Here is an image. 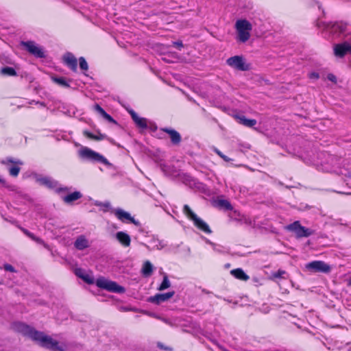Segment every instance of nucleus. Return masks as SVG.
<instances>
[{
  "instance_id": "obj_56",
  "label": "nucleus",
  "mask_w": 351,
  "mask_h": 351,
  "mask_svg": "<svg viewBox=\"0 0 351 351\" xmlns=\"http://www.w3.org/2000/svg\"><path fill=\"white\" fill-rule=\"evenodd\" d=\"M349 285L351 286V280L349 282Z\"/></svg>"
},
{
  "instance_id": "obj_3",
  "label": "nucleus",
  "mask_w": 351,
  "mask_h": 351,
  "mask_svg": "<svg viewBox=\"0 0 351 351\" xmlns=\"http://www.w3.org/2000/svg\"><path fill=\"white\" fill-rule=\"evenodd\" d=\"M77 153L79 157L82 160L92 162H99L108 167L112 166V164L104 156L87 147H82L78 150Z\"/></svg>"
},
{
  "instance_id": "obj_22",
  "label": "nucleus",
  "mask_w": 351,
  "mask_h": 351,
  "mask_svg": "<svg viewBox=\"0 0 351 351\" xmlns=\"http://www.w3.org/2000/svg\"><path fill=\"white\" fill-rule=\"evenodd\" d=\"M82 197V194L80 191H75L66 196L62 199L66 204H72L74 201L80 199Z\"/></svg>"
},
{
  "instance_id": "obj_23",
  "label": "nucleus",
  "mask_w": 351,
  "mask_h": 351,
  "mask_svg": "<svg viewBox=\"0 0 351 351\" xmlns=\"http://www.w3.org/2000/svg\"><path fill=\"white\" fill-rule=\"evenodd\" d=\"M230 274L235 277L236 278L247 281L249 280L250 277L247 276L244 271L241 268L234 269L230 271Z\"/></svg>"
},
{
  "instance_id": "obj_43",
  "label": "nucleus",
  "mask_w": 351,
  "mask_h": 351,
  "mask_svg": "<svg viewBox=\"0 0 351 351\" xmlns=\"http://www.w3.org/2000/svg\"><path fill=\"white\" fill-rule=\"evenodd\" d=\"M4 269L8 271L14 272L15 271L14 267L10 264H5L3 265Z\"/></svg>"
},
{
  "instance_id": "obj_45",
  "label": "nucleus",
  "mask_w": 351,
  "mask_h": 351,
  "mask_svg": "<svg viewBox=\"0 0 351 351\" xmlns=\"http://www.w3.org/2000/svg\"><path fill=\"white\" fill-rule=\"evenodd\" d=\"M319 77V74L317 72H311L309 73V78L317 80Z\"/></svg>"
},
{
  "instance_id": "obj_52",
  "label": "nucleus",
  "mask_w": 351,
  "mask_h": 351,
  "mask_svg": "<svg viewBox=\"0 0 351 351\" xmlns=\"http://www.w3.org/2000/svg\"><path fill=\"white\" fill-rule=\"evenodd\" d=\"M0 183H1L3 184H5V180L3 178H1V177H0Z\"/></svg>"
},
{
  "instance_id": "obj_37",
  "label": "nucleus",
  "mask_w": 351,
  "mask_h": 351,
  "mask_svg": "<svg viewBox=\"0 0 351 351\" xmlns=\"http://www.w3.org/2000/svg\"><path fill=\"white\" fill-rule=\"evenodd\" d=\"M23 232L27 235L29 237H30L31 239H32L33 240H35L38 243H43V241L39 239V238H36L32 233H31L29 231L25 230V229H23Z\"/></svg>"
},
{
  "instance_id": "obj_10",
  "label": "nucleus",
  "mask_w": 351,
  "mask_h": 351,
  "mask_svg": "<svg viewBox=\"0 0 351 351\" xmlns=\"http://www.w3.org/2000/svg\"><path fill=\"white\" fill-rule=\"evenodd\" d=\"M21 45L26 51L36 58H43L45 57L43 49L36 45L34 41H22Z\"/></svg>"
},
{
  "instance_id": "obj_20",
  "label": "nucleus",
  "mask_w": 351,
  "mask_h": 351,
  "mask_svg": "<svg viewBox=\"0 0 351 351\" xmlns=\"http://www.w3.org/2000/svg\"><path fill=\"white\" fill-rule=\"evenodd\" d=\"M149 243L151 245H148L145 243H142L143 245H144L147 250H161L165 247V245L162 243V242L158 239H156L153 237L150 241Z\"/></svg>"
},
{
  "instance_id": "obj_15",
  "label": "nucleus",
  "mask_w": 351,
  "mask_h": 351,
  "mask_svg": "<svg viewBox=\"0 0 351 351\" xmlns=\"http://www.w3.org/2000/svg\"><path fill=\"white\" fill-rule=\"evenodd\" d=\"M323 155L326 157L324 162L331 166V171H335V168L340 167L341 165V158L329 154H323Z\"/></svg>"
},
{
  "instance_id": "obj_55",
  "label": "nucleus",
  "mask_w": 351,
  "mask_h": 351,
  "mask_svg": "<svg viewBox=\"0 0 351 351\" xmlns=\"http://www.w3.org/2000/svg\"><path fill=\"white\" fill-rule=\"evenodd\" d=\"M213 342H214V343H215V344H216V345H217V346H218L219 348H220V346H219V344H218V343H217V342H216V341H213Z\"/></svg>"
},
{
  "instance_id": "obj_38",
  "label": "nucleus",
  "mask_w": 351,
  "mask_h": 351,
  "mask_svg": "<svg viewBox=\"0 0 351 351\" xmlns=\"http://www.w3.org/2000/svg\"><path fill=\"white\" fill-rule=\"evenodd\" d=\"M286 274L285 271L283 270H278L276 273L273 274L274 278H285V275Z\"/></svg>"
},
{
  "instance_id": "obj_4",
  "label": "nucleus",
  "mask_w": 351,
  "mask_h": 351,
  "mask_svg": "<svg viewBox=\"0 0 351 351\" xmlns=\"http://www.w3.org/2000/svg\"><path fill=\"white\" fill-rule=\"evenodd\" d=\"M235 29L237 36V40L241 43H245L250 37V31L252 29V24L246 19H239L236 21Z\"/></svg>"
},
{
  "instance_id": "obj_19",
  "label": "nucleus",
  "mask_w": 351,
  "mask_h": 351,
  "mask_svg": "<svg viewBox=\"0 0 351 351\" xmlns=\"http://www.w3.org/2000/svg\"><path fill=\"white\" fill-rule=\"evenodd\" d=\"M234 118L239 123L248 128H253L257 123L256 119H250L241 114H237Z\"/></svg>"
},
{
  "instance_id": "obj_9",
  "label": "nucleus",
  "mask_w": 351,
  "mask_h": 351,
  "mask_svg": "<svg viewBox=\"0 0 351 351\" xmlns=\"http://www.w3.org/2000/svg\"><path fill=\"white\" fill-rule=\"evenodd\" d=\"M226 63L230 66L241 71L250 70V66L245 62L243 56H234L227 59Z\"/></svg>"
},
{
  "instance_id": "obj_27",
  "label": "nucleus",
  "mask_w": 351,
  "mask_h": 351,
  "mask_svg": "<svg viewBox=\"0 0 351 351\" xmlns=\"http://www.w3.org/2000/svg\"><path fill=\"white\" fill-rule=\"evenodd\" d=\"M153 271V265L149 261H146L143 266L142 273L144 276H148L152 274Z\"/></svg>"
},
{
  "instance_id": "obj_13",
  "label": "nucleus",
  "mask_w": 351,
  "mask_h": 351,
  "mask_svg": "<svg viewBox=\"0 0 351 351\" xmlns=\"http://www.w3.org/2000/svg\"><path fill=\"white\" fill-rule=\"evenodd\" d=\"M160 130L169 134L172 145L176 146L180 145L182 136L178 131L170 128H162Z\"/></svg>"
},
{
  "instance_id": "obj_7",
  "label": "nucleus",
  "mask_w": 351,
  "mask_h": 351,
  "mask_svg": "<svg viewBox=\"0 0 351 351\" xmlns=\"http://www.w3.org/2000/svg\"><path fill=\"white\" fill-rule=\"evenodd\" d=\"M96 285L101 289L116 293H123L125 289L116 282L110 280L104 277H99L95 281Z\"/></svg>"
},
{
  "instance_id": "obj_50",
  "label": "nucleus",
  "mask_w": 351,
  "mask_h": 351,
  "mask_svg": "<svg viewBox=\"0 0 351 351\" xmlns=\"http://www.w3.org/2000/svg\"><path fill=\"white\" fill-rule=\"evenodd\" d=\"M342 351H351V346H346L343 350Z\"/></svg>"
},
{
  "instance_id": "obj_54",
  "label": "nucleus",
  "mask_w": 351,
  "mask_h": 351,
  "mask_svg": "<svg viewBox=\"0 0 351 351\" xmlns=\"http://www.w3.org/2000/svg\"><path fill=\"white\" fill-rule=\"evenodd\" d=\"M162 320H163L165 323L170 324V322H169L167 319H162Z\"/></svg>"
},
{
  "instance_id": "obj_25",
  "label": "nucleus",
  "mask_w": 351,
  "mask_h": 351,
  "mask_svg": "<svg viewBox=\"0 0 351 351\" xmlns=\"http://www.w3.org/2000/svg\"><path fill=\"white\" fill-rule=\"evenodd\" d=\"M136 126L139 128L145 130L148 128L147 120L145 118L140 117L138 115L133 120Z\"/></svg>"
},
{
  "instance_id": "obj_46",
  "label": "nucleus",
  "mask_w": 351,
  "mask_h": 351,
  "mask_svg": "<svg viewBox=\"0 0 351 351\" xmlns=\"http://www.w3.org/2000/svg\"><path fill=\"white\" fill-rule=\"evenodd\" d=\"M158 347L161 348V349H163L165 350H172V349L171 348H169V347H167V346H165L162 343L160 342H158Z\"/></svg>"
},
{
  "instance_id": "obj_28",
  "label": "nucleus",
  "mask_w": 351,
  "mask_h": 351,
  "mask_svg": "<svg viewBox=\"0 0 351 351\" xmlns=\"http://www.w3.org/2000/svg\"><path fill=\"white\" fill-rule=\"evenodd\" d=\"M171 287V282L168 278V276L167 274H164L162 282L160 285L158 287L159 291H163L165 289H167Z\"/></svg>"
},
{
  "instance_id": "obj_53",
  "label": "nucleus",
  "mask_w": 351,
  "mask_h": 351,
  "mask_svg": "<svg viewBox=\"0 0 351 351\" xmlns=\"http://www.w3.org/2000/svg\"><path fill=\"white\" fill-rule=\"evenodd\" d=\"M95 204L96 206H102V203L101 202H96Z\"/></svg>"
},
{
  "instance_id": "obj_36",
  "label": "nucleus",
  "mask_w": 351,
  "mask_h": 351,
  "mask_svg": "<svg viewBox=\"0 0 351 351\" xmlns=\"http://www.w3.org/2000/svg\"><path fill=\"white\" fill-rule=\"evenodd\" d=\"M94 110L98 112L102 117L106 113V112L97 104H95L93 106Z\"/></svg>"
},
{
  "instance_id": "obj_49",
  "label": "nucleus",
  "mask_w": 351,
  "mask_h": 351,
  "mask_svg": "<svg viewBox=\"0 0 351 351\" xmlns=\"http://www.w3.org/2000/svg\"><path fill=\"white\" fill-rule=\"evenodd\" d=\"M102 206L108 208L110 206V204L109 202L102 203Z\"/></svg>"
},
{
  "instance_id": "obj_29",
  "label": "nucleus",
  "mask_w": 351,
  "mask_h": 351,
  "mask_svg": "<svg viewBox=\"0 0 351 351\" xmlns=\"http://www.w3.org/2000/svg\"><path fill=\"white\" fill-rule=\"evenodd\" d=\"M218 206L226 210H232L233 208L230 202L226 199H219L218 201Z\"/></svg>"
},
{
  "instance_id": "obj_26",
  "label": "nucleus",
  "mask_w": 351,
  "mask_h": 351,
  "mask_svg": "<svg viewBox=\"0 0 351 351\" xmlns=\"http://www.w3.org/2000/svg\"><path fill=\"white\" fill-rule=\"evenodd\" d=\"M0 73L1 75H8V76H16L17 73L15 69L10 66H4L2 67L0 70Z\"/></svg>"
},
{
  "instance_id": "obj_16",
  "label": "nucleus",
  "mask_w": 351,
  "mask_h": 351,
  "mask_svg": "<svg viewBox=\"0 0 351 351\" xmlns=\"http://www.w3.org/2000/svg\"><path fill=\"white\" fill-rule=\"evenodd\" d=\"M64 62L65 64L71 69L73 71L75 72L77 68V61L76 58L73 56V53L68 52L66 53L63 58Z\"/></svg>"
},
{
  "instance_id": "obj_47",
  "label": "nucleus",
  "mask_w": 351,
  "mask_h": 351,
  "mask_svg": "<svg viewBox=\"0 0 351 351\" xmlns=\"http://www.w3.org/2000/svg\"><path fill=\"white\" fill-rule=\"evenodd\" d=\"M128 112L131 115L132 120H134L138 116V114L132 109L128 110Z\"/></svg>"
},
{
  "instance_id": "obj_18",
  "label": "nucleus",
  "mask_w": 351,
  "mask_h": 351,
  "mask_svg": "<svg viewBox=\"0 0 351 351\" xmlns=\"http://www.w3.org/2000/svg\"><path fill=\"white\" fill-rule=\"evenodd\" d=\"M115 237L123 247H129L130 245L131 238L126 232L123 231L117 232Z\"/></svg>"
},
{
  "instance_id": "obj_8",
  "label": "nucleus",
  "mask_w": 351,
  "mask_h": 351,
  "mask_svg": "<svg viewBox=\"0 0 351 351\" xmlns=\"http://www.w3.org/2000/svg\"><path fill=\"white\" fill-rule=\"evenodd\" d=\"M286 230L295 234L297 238L308 237L313 234V230L302 226L299 221H295L285 227Z\"/></svg>"
},
{
  "instance_id": "obj_5",
  "label": "nucleus",
  "mask_w": 351,
  "mask_h": 351,
  "mask_svg": "<svg viewBox=\"0 0 351 351\" xmlns=\"http://www.w3.org/2000/svg\"><path fill=\"white\" fill-rule=\"evenodd\" d=\"M34 177L36 181L40 185L45 186L50 189H54L58 194H60L62 192H68L71 189V187L60 186L59 182L57 180L53 179L51 177L41 176L38 174H36Z\"/></svg>"
},
{
  "instance_id": "obj_41",
  "label": "nucleus",
  "mask_w": 351,
  "mask_h": 351,
  "mask_svg": "<svg viewBox=\"0 0 351 351\" xmlns=\"http://www.w3.org/2000/svg\"><path fill=\"white\" fill-rule=\"evenodd\" d=\"M172 45L173 47H176L179 50H181V48L183 47V43L181 40L173 41L172 43Z\"/></svg>"
},
{
  "instance_id": "obj_12",
  "label": "nucleus",
  "mask_w": 351,
  "mask_h": 351,
  "mask_svg": "<svg viewBox=\"0 0 351 351\" xmlns=\"http://www.w3.org/2000/svg\"><path fill=\"white\" fill-rule=\"evenodd\" d=\"M115 216L122 222L126 223L130 222L134 224L136 226L141 225L140 222L132 217L130 214L121 208H117L114 210Z\"/></svg>"
},
{
  "instance_id": "obj_31",
  "label": "nucleus",
  "mask_w": 351,
  "mask_h": 351,
  "mask_svg": "<svg viewBox=\"0 0 351 351\" xmlns=\"http://www.w3.org/2000/svg\"><path fill=\"white\" fill-rule=\"evenodd\" d=\"M3 164L13 163L16 165H22L23 162L20 160H14L12 157H7L4 160L2 161Z\"/></svg>"
},
{
  "instance_id": "obj_42",
  "label": "nucleus",
  "mask_w": 351,
  "mask_h": 351,
  "mask_svg": "<svg viewBox=\"0 0 351 351\" xmlns=\"http://www.w3.org/2000/svg\"><path fill=\"white\" fill-rule=\"evenodd\" d=\"M147 129H149V130L152 131V132H155V131L157 130L158 127H157L156 123L150 121V122H149V125H148V128Z\"/></svg>"
},
{
  "instance_id": "obj_33",
  "label": "nucleus",
  "mask_w": 351,
  "mask_h": 351,
  "mask_svg": "<svg viewBox=\"0 0 351 351\" xmlns=\"http://www.w3.org/2000/svg\"><path fill=\"white\" fill-rule=\"evenodd\" d=\"M214 152L220 157L224 161L226 162H230L232 160L231 158L228 157L227 156L224 155L220 150H219L217 148L214 147L213 148Z\"/></svg>"
},
{
  "instance_id": "obj_51",
  "label": "nucleus",
  "mask_w": 351,
  "mask_h": 351,
  "mask_svg": "<svg viewBox=\"0 0 351 351\" xmlns=\"http://www.w3.org/2000/svg\"><path fill=\"white\" fill-rule=\"evenodd\" d=\"M202 291L203 293H206V294H211V293H213L211 291H208V290H206V289H202Z\"/></svg>"
},
{
  "instance_id": "obj_44",
  "label": "nucleus",
  "mask_w": 351,
  "mask_h": 351,
  "mask_svg": "<svg viewBox=\"0 0 351 351\" xmlns=\"http://www.w3.org/2000/svg\"><path fill=\"white\" fill-rule=\"evenodd\" d=\"M327 79L330 80L332 82L336 83L337 82V77L335 75L332 73H329L327 75Z\"/></svg>"
},
{
  "instance_id": "obj_21",
  "label": "nucleus",
  "mask_w": 351,
  "mask_h": 351,
  "mask_svg": "<svg viewBox=\"0 0 351 351\" xmlns=\"http://www.w3.org/2000/svg\"><path fill=\"white\" fill-rule=\"evenodd\" d=\"M97 134H98L97 135H95V134H93L91 132H88V130L83 131L84 136L88 138L95 140V141H101V140L107 138L110 142H112V140L108 138L106 134H101L99 131H97Z\"/></svg>"
},
{
  "instance_id": "obj_48",
  "label": "nucleus",
  "mask_w": 351,
  "mask_h": 351,
  "mask_svg": "<svg viewBox=\"0 0 351 351\" xmlns=\"http://www.w3.org/2000/svg\"><path fill=\"white\" fill-rule=\"evenodd\" d=\"M207 243H208L209 244L213 245V250L215 251L218 252H221V250L219 248L217 247L216 245L214 243L210 241L209 240H207Z\"/></svg>"
},
{
  "instance_id": "obj_40",
  "label": "nucleus",
  "mask_w": 351,
  "mask_h": 351,
  "mask_svg": "<svg viewBox=\"0 0 351 351\" xmlns=\"http://www.w3.org/2000/svg\"><path fill=\"white\" fill-rule=\"evenodd\" d=\"M103 117L110 123H117V121L107 112Z\"/></svg>"
},
{
  "instance_id": "obj_30",
  "label": "nucleus",
  "mask_w": 351,
  "mask_h": 351,
  "mask_svg": "<svg viewBox=\"0 0 351 351\" xmlns=\"http://www.w3.org/2000/svg\"><path fill=\"white\" fill-rule=\"evenodd\" d=\"M79 65L82 71H87L88 69V64L84 57L79 58Z\"/></svg>"
},
{
  "instance_id": "obj_34",
  "label": "nucleus",
  "mask_w": 351,
  "mask_h": 351,
  "mask_svg": "<svg viewBox=\"0 0 351 351\" xmlns=\"http://www.w3.org/2000/svg\"><path fill=\"white\" fill-rule=\"evenodd\" d=\"M20 171V167L17 166H12L10 168H9V173L10 176L13 177H16Z\"/></svg>"
},
{
  "instance_id": "obj_17",
  "label": "nucleus",
  "mask_w": 351,
  "mask_h": 351,
  "mask_svg": "<svg viewBox=\"0 0 351 351\" xmlns=\"http://www.w3.org/2000/svg\"><path fill=\"white\" fill-rule=\"evenodd\" d=\"M73 245L77 250H84L89 247L90 243L86 236L82 234L76 238Z\"/></svg>"
},
{
  "instance_id": "obj_11",
  "label": "nucleus",
  "mask_w": 351,
  "mask_h": 351,
  "mask_svg": "<svg viewBox=\"0 0 351 351\" xmlns=\"http://www.w3.org/2000/svg\"><path fill=\"white\" fill-rule=\"evenodd\" d=\"M306 269L311 272H322L327 274L330 271V267L322 261H314L307 263Z\"/></svg>"
},
{
  "instance_id": "obj_39",
  "label": "nucleus",
  "mask_w": 351,
  "mask_h": 351,
  "mask_svg": "<svg viewBox=\"0 0 351 351\" xmlns=\"http://www.w3.org/2000/svg\"><path fill=\"white\" fill-rule=\"evenodd\" d=\"M85 274V271L82 268H77L75 269V274L80 278H81V276H83Z\"/></svg>"
},
{
  "instance_id": "obj_35",
  "label": "nucleus",
  "mask_w": 351,
  "mask_h": 351,
  "mask_svg": "<svg viewBox=\"0 0 351 351\" xmlns=\"http://www.w3.org/2000/svg\"><path fill=\"white\" fill-rule=\"evenodd\" d=\"M160 168L162 172H164L166 175L170 173V170L171 167L165 163H161L160 165Z\"/></svg>"
},
{
  "instance_id": "obj_1",
  "label": "nucleus",
  "mask_w": 351,
  "mask_h": 351,
  "mask_svg": "<svg viewBox=\"0 0 351 351\" xmlns=\"http://www.w3.org/2000/svg\"><path fill=\"white\" fill-rule=\"evenodd\" d=\"M324 29L332 39L343 41L333 47L334 53L338 58H343L346 54H351V26L343 22L324 24Z\"/></svg>"
},
{
  "instance_id": "obj_24",
  "label": "nucleus",
  "mask_w": 351,
  "mask_h": 351,
  "mask_svg": "<svg viewBox=\"0 0 351 351\" xmlns=\"http://www.w3.org/2000/svg\"><path fill=\"white\" fill-rule=\"evenodd\" d=\"M52 81L58 84L59 86L64 87V88H69L70 84L69 82L66 81V78L64 77H57V76H52L51 77Z\"/></svg>"
},
{
  "instance_id": "obj_32",
  "label": "nucleus",
  "mask_w": 351,
  "mask_h": 351,
  "mask_svg": "<svg viewBox=\"0 0 351 351\" xmlns=\"http://www.w3.org/2000/svg\"><path fill=\"white\" fill-rule=\"evenodd\" d=\"M81 279L89 285L95 283L94 278L86 273L83 276H81Z\"/></svg>"
},
{
  "instance_id": "obj_14",
  "label": "nucleus",
  "mask_w": 351,
  "mask_h": 351,
  "mask_svg": "<svg viewBox=\"0 0 351 351\" xmlns=\"http://www.w3.org/2000/svg\"><path fill=\"white\" fill-rule=\"evenodd\" d=\"M174 294L175 291H173L165 293H157L154 296L149 297L148 301L156 304H160L167 301L169 299L172 298Z\"/></svg>"
},
{
  "instance_id": "obj_6",
  "label": "nucleus",
  "mask_w": 351,
  "mask_h": 351,
  "mask_svg": "<svg viewBox=\"0 0 351 351\" xmlns=\"http://www.w3.org/2000/svg\"><path fill=\"white\" fill-rule=\"evenodd\" d=\"M183 213L190 220L193 221V224L196 228L207 234H210L212 232L208 225L195 213H194L187 204L184 206Z\"/></svg>"
},
{
  "instance_id": "obj_2",
  "label": "nucleus",
  "mask_w": 351,
  "mask_h": 351,
  "mask_svg": "<svg viewBox=\"0 0 351 351\" xmlns=\"http://www.w3.org/2000/svg\"><path fill=\"white\" fill-rule=\"evenodd\" d=\"M13 328L16 332L36 341L41 347L51 351L65 350V348L60 345L58 341L53 339L51 337L45 335L42 332L36 330L27 324L22 322H15L13 324Z\"/></svg>"
}]
</instances>
